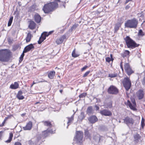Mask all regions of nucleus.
I'll return each mask as SVG.
<instances>
[{
  "instance_id": "4d7b16f0",
  "label": "nucleus",
  "mask_w": 145,
  "mask_h": 145,
  "mask_svg": "<svg viewBox=\"0 0 145 145\" xmlns=\"http://www.w3.org/2000/svg\"><path fill=\"white\" fill-rule=\"evenodd\" d=\"M62 91H62V90H60V92L61 93H62Z\"/></svg>"
},
{
  "instance_id": "cd10ccee",
  "label": "nucleus",
  "mask_w": 145,
  "mask_h": 145,
  "mask_svg": "<svg viewBox=\"0 0 145 145\" xmlns=\"http://www.w3.org/2000/svg\"><path fill=\"white\" fill-rule=\"evenodd\" d=\"M13 137V135L12 132H10L9 133V137L8 139L6 141V142L7 143L10 142L12 140V137Z\"/></svg>"
},
{
  "instance_id": "5fc2aeb1",
  "label": "nucleus",
  "mask_w": 145,
  "mask_h": 145,
  "mask_svg": "<svg viewBox=\"0 0 145 145\" xmlns=\"http://www.w3.org/2000/svg\"><path fill=\"white\" fill-rule=\"evenodd\" d=\"M8 118V117L5 118L4 120V122H5Z\"/></svg>"
},
{
  "instance_id": "ddd939ff",
  "label": "nucleus",
  "mask_w": 145,
  "mask_h": 145,
  "mask_svg": "<svg viewBox=\"0 0 145 145\" xmlns=\"http://www.w3.org/2000/svg\"><path fill=\"white\" fill-rule=\"evenodd\" d=\"M66 38L65 36L63 35L61 36L60 38L57 39L56 43L57 44H59L62 43L64 40Z\"/></svg>"
},
{
  "instance_id": "ea45409f",
  "label": "nucleus",
  "mask_w": 145,
  "mask_h": 145,
  "mask_svg": "<svg viewBox=\"0 0 145 145\" xmlns=\"http://www.w3.org/2000/svg\"><path fill=\"white\" fill-rule=\"evenodd\" d=\"M144 119L143 118H142L141 121V125L142 127L144 126Z\"/></svg>"
},
{
  "instance_id": "2eb2a0df",
  "label": "nucleus",
  "mask_w": 145,
  "mask_h": 145,
  "mask_svg": "<svg viewBox=\"0 0 145 145\" xmlns=\"http://www.w3.org/2000/svg\"><path fill=\"white\" fill-rule=\"evenodd\" d=\"M55 130L52 131V130L50 131L48 129L47 130L44 131L43 133V134L44 135V137H46L48 136L49 133H50L51 134L54 133H55Z\"/></svg>"
},
{
  "instance_id": "6e6d98bb",
  "label": "nucleus",
  "mask_w": 145,
  "mask_h": 145,
  "mask_svg": "<svg viewBox=\"0 0 145 145\" xmlns=\"http://www.w3.org/2000/svg\"><path fill=\"white\" fill-rule=\"evenodd\" d=\"M132 0H126V3H127L128 2H129V1H131Z\"/></svg>"
},
{
  "instance_id": "72a5a7b5",
  "label": "nucleus",
  "mask_w": 145,
  "mask_h": 145,
  "mask_svg": "<svg viewBox=\"0 0 145 145\" xmlns=\"http://www.w3.org/2000/svg\"><path fill=\"white\" fill-rule=\"evenodd\" d=\"M134 138L135 140L136 141L140 139V136L139 135L136 134L134 136Z\"/></svg>"
},
{
  "instance_id": "7c9ffc66",
  "label": "nucleus",
  "mask_w": 145,
  "mask_h": 145,
  "mask_svg": "<svg viewBox=\"0 0 145 145\" xmlns=\"http://www.w3.org/2000/svg\"><path fill=\"white\" fill-rule=\"evenodd\" d=\"M72 57H78L79 55L76 54L75 52V49H74L72 54Z\"/></svg>"
},
{
  "instance_id": "f704fd0d",
  "label": "nucleus",
  "mask_w": 145,
  "mask_h": 145,
  "mask_svg": "<svg viewBox=\"0 0 145 145\" xmlns=\"http://www.w3.org/2000/svg\"><path fill=\"white\" fill-rule=\"evenodd\" d=\"M85 134L86 137H87L88 138H90V134L88 132V131H85Z\"/></svg>"
},
{
  "instance_id": "b1692460",
  "label": "nucleus",
  "mask_w": 145,
  "mask_h": 145,
  "mask_svg": "<svg viewBox=\"0 0 145 145\" xmlns=\"http://www.w3.org/2000/svg\"><path fill=\"white\" fill-rule=\"evenodd\" d=\"M32 37V35L30 33H28L27 34V37L26 38V42H29L30 41Z\"/></svg>"
},
{
  "instance_id": "de8ad7c7",
  "label": "nucleus",
  "mask_w": 145,
  "mask_h": 145,
  "mask_svg": "<svg viewBox=\"0 0 145 145\" xmlns=\"http://www.w3.org/2000/svg\"><path fill=\"white\" fill-rule=\"evenodd\" d=\"M14 145H21V144L20 142H17L15 143Z\"/></svg>"
},
{
  "instance_id": "423d86ee",
  "label": "nucleus",
  "mask_w": 145,
  "mask_h": 145,
  "mask_svg": "<svg viewBox=\"0 0 145 145\" xmlns=\"http://www.w3.org/2000/svg\"><path fill=\"white\" fill-rule=\"evenodd\" d=\"M123 120L124 123L128 126L129 125H132L134 123L133 119L129 117H125L123 119Z\"/></svg>"
},
{
  "instance_id": "8fccbe9b",
  "label": "nucleus",
  "mask_w": 145,
  "mask_h": 145,
  "mask_svg": "<svg viewBox=\"0 0 145 145\" xmlns=\"http://www.w3.org/2000/svg\"><path fill=\"white\" fill-rule=\"evenodd\" d=\"M5 122H4V121L0 125V127H2L4 125V124L5 123Z\"/></svg>"
},
{
  "instance_id": "20e7f679",
  "label": "nucleus",
  "mask_w": 145,
  "mask_h": 145,
  "mask_svg": "<svg viewBox=\"0 0 145 145\" xmlns=\"http://www.w3.org/2000/svg\"><path fill=\"white\" fill-rule=\"evenodd\" d=\"M123 84L127 90H128L130 89L131 86V83L129 78L127 77L124 78L123 81Z\"/></svg>"
},
{
  "instance_id": "c85d7f7f",
  "label": "nucleus",
  "mask_w": 145,
  "mask_h": 145,
  "mask_svg": "<svg viewBox=\"0 0 145 145\" xmlns=\"http://www.w3.org/2000/svg\"><path fill=\"white\" fill-rule=\"evenodd\" d=\"M44 123L45 126L48 127H50L52 126L50 122L49 121H45L44 122Z\"/></svg>"
},
{
  "instance_id": "412c9836",
  "label": "nucleus",
  "mask_w": 145,
  "mask_h": 145,
  "mask_svg": "<svg viewBox=\"0 0 145 145\" xmlns=\"http://www.w3.org/2000/svg\"><path fill=\"white\" fill-rule=\"evenodd\" d=\"M121 23L118 22L115 24L114 27V32H116L119 29L120 27L121 26Z\"/></svg>"
},
{
  "instance_id": "052dcab7",
  "label": "nucleus",
  "mask_w": 145,
  "mask_h": 145,
  "mask_svg": "<svg viewBox=\"0 0 145 145\" xmlns=\"http://www.w3.org/2000/svg\"><path fill=\"white\" fill-rule=\"evenodd\" d=\"M22 115H24V114H22Z\"/></svg>"
},
{
  "instance_id": "a19ab883",
  "label": "nucleus",
  "mask_w": 145,
  "mask_h": 145,
  "mask_svg": "<svg viewBox=\"0 0 145 145\" xmlns=\"http://www.w3.org/2000/svg\"><path fill=\"white\" fill-rule=\"evenodd\" d=\"M106 61L108 62H110L111 60V59L109 57H107L106 59Z\"/></svg>"
},
{
  "instance_id": "09e8293b",
  "label": "nucleus",
  "mask_w": 145,
  "mask_h": 145,
  "mask_svg": "<svg viewBox=\"0 0 145 145\" xmlns=\"http://www.w3.org/2000/svg\"><path fill=\"white\" fill-rule=\"evenodd\" d=\"M24 53H23V52L22 53V54L21 55L20 57L23 58V57H24Z\"/></svg>"
},
{
  "instance_id": "aec40b11",
  "label": "nucleus",
  "mask_w": 145,
  "mask_h": 145,
  "mask_svg": "<svg viewBox=\"0 0 145 145\" xmlns=\"http://www.w3.org/2000/svg\"><path fill=\"white\" fill-rule=\"evenodd\" d=\"M22 91H19L17 95L18 98L20 100L23 99L24 97L22 95Z\"/></svg>"
},
{
  "instance_id": "1a4fd4ad",
  "label": "nucleus",
  "mask_w": 145,
  "mask_h": 145,
  "mask_svg": "<svg viewBox=\"0 0 145 145\" xmlns=\"http://www.w3.org/2000/svg\"><path fill=\"white\" fill-rule=\"evenodd\" d=\"M132 104H131L129 100H128L127 103V105L130 108L133 110H135L136 109L135 108L136 104L134 99L132 100Z\"/></svg>"
},
{
  "instance_id": "c756f323",
  "label": "nucleus",
  "mask_w": 145,
  "mask_h": 145,
  "mask_svg": "<svg viewBox=\"0 0 145 145\" xmlns=\"http://www.w3.org/2000/svg\"><path fill=\"white\" fill-rule=\"evenodd\" d=\"M13 19V17L11 16L10 17L9 19V20L8 21V26H10L11 25V24L12 23V20Z\"/></svg>"
},
{
  "instance_id": "79ce46f5",
  "label": "nucleus",
  "mask_w": 145,
  "mask_h": 145,
  "mask_svg": "<svg viewBox=\"0 0 145 145\" xmlns=\"http://www.w3.org/2000/svg\"><path fill=\"white\" fill-rule=\"evenodd\" d=\"M88 67V66H85L83 67L81 69V70L82 71H84L85 69H86Z\"/></svg>"
},
{
  "instance_id": "864d4df0",
  "label": "nucleus",
  "mask_w": 145,
  "mask_h": 145,
  "mask_svg": "<svg viewBox=\"0 0 145 145\" xmlns=\"http://www.w3.org/2000/svg\"><path fill=\"white\" fill-rule=\"evenodd\" d=\"M95 107L97 110H98L99 109V106H95Z\"/></svg>"
},
{
  "instance_id": "3c124183",
  "label": "nucleus",
  "mask_w": 145,
  "mask_h": 145,
  "mask_svg": "<svg viewBox=\"0 0 145 145\" xmlns=\"http://www.w3.org/2000/svg\"><path fill=\"white\" fill-rule=\"evenodd\" d=\"M130 7L129 6L127 5L126 6L125 8L127 10L128 9L130 8Z\"/></svg>"
},
{
  "instance_id": "a878e982",
  "label": "nucleus",
  "mask_w": 145,
  "mask_h": 145,
  "mask_svg": "<svg viewBox=\"0 0 145 145\" xmlns=\"http://www.w3.org/2000/svg\"><path fill=\"white\" fill-rule=\"evenodd\" d=\"M53 31H50L48 33H47V32H44L42 34V35L43 36H45V38H46V37H48V36L49 35L51 34L53 32Z\"/></svg>"
},
{
  "instance_id": "37998d69",
  "label": "nucleus",
  "mask_w": 145,
  "mask_h": 145,
  "mask_svg": "<svg viewBox=\"0 0 145 145\" xmlns=\"http://www.w3.org/2000/svg\"><path fill=\"white\" fill-rule=\"evenodd\" d=\"M124 53L126 55H128L129 54V52L128 50H126L125 51Z\"/></svg>"
},
{
  "instance_id": "7ed1b4c3",
  "label": "nucleus",
  "mask_w": 145,
  "mask_h": 145,
  "mask_svg": "<svg viewBox=\"0 0 145 145\" xmlns=\"http://www.w3.org/2000/svg\"><path fill=\"white\" fill-rule=\"evenodd\" d=\"M125 40L128 48H133L138 46L139 45L129 36H127L126 38L125 39Z\"/></svg>"
},
{
  "instance_id": "39448f33",
  "label": "nucleus",
  "mask_w": 145,
  "mask_h": 145,
  "mask_svg": "<svg viewBox=\"0 0 145 145\" xmlns=\"http://www.w3.org/2000/svg\"><path fill=\"white\" fill-rule=\"evenodd\" d=\"M83 133L80 131H77L76 135L73 139L74 141L76 142H81L83 138Z\"/></svg>"
},
{
  "instance_id": "f8f14e48",
  "label": "nucleus",
  "mask_w": 145,
  "mask_h": 145,
  "mask_svg": "<svg viewBox=\"0 0 145 145\" xmlns=\"http://www.w3.org/2000/svg\"><path fill=\"white\" fill-rule=\"evenodd\" d=\"M32 127V122L29 121L27 123L26 126L23 127V129L25 130H30Z\"/></svg>"
},
{
  "instance_id": "bb28decb",
  "label": "nucleus",
  "mask_w": 145,
  "mask_h": 145,
  "mask_svg": "<svg viewBox=\"0 0 145 145\" xmlns=\"http://www.w3.org/2000/svg\"><path fill=\"white\" fill-rule=\"evenodd\" d=\"M46 39L45 36H43L42 35L38 41V43L39 44H41L43 40Z\"/></svg>"
},
{
  "instance_id": "bf43d9fd",
  "label": "nucleus",
  "mask_w": 145,
  "mask_h": 145,
  "mask_svg": "<svg viewBox=\"0 0 145 145\" xmlns=\"http://www.w3.org/2000/svg\"><path fill=\"white\" fill-rule=\"evenodd\" d=\"M110 56H111V57H112V54H110Z\"/></svg>"
},
{
  "instance_id": "6e6552de",
  "label": "nucleus",
  "mask_w": 145,
  "mask_h": 145,
  "mask_svg": "<svg viewBox=\"0 0 145 145\" xmlns=\"http://www.w3.org/2000/svg\"><path fill=\"white\" fill-rule=\"evenodd\" d=\"M124 68L126 72L128 75L131 74L133 72V71L128 63H125Z\"/></svg>"
},
{
  "instance_id": "dca6fc26",
  "label": "nucleus",
  "mask_w": 145,
  "mask_h": 145,
  "mask_svg": "<svg viewBox=\"0 0 145 145\" xmlns=\"http://www.w3.org/2000/svg\"><path fill=\"white\" fill-rule=\"evenodd\" d=\"M88 120L91 123H94L97 121V118L96 116H93L90 117Z\"/></svg>"
},
{
  "instance_id": "4c0bfd02",
  "label": "nucleus",
  "mask_w": 145,
  "mask_h": 145,
  "mask_svg": "<svg viewBox=\"0 0 145 145\" xmlns=\"http://www.w3.org/2000/svg\"><path fill=\"white\" fill-rule=\"evenodd\" d=\"M78 24H74L71 28V29L72 30L74 29H75L78 27Z\"/></svg>"
},
{
  "instance_id": "f03ea898",
  "label": "nucleus",
  "mask_w": 145,
  "mask_h": 145,
  "mask_svg": "<svg viewBox=\"0 0 145 145\" xmlns=\"http://www.w3.org/2000/svg\"><path fill=\"white\" fill-rule=\"evenodd\" d=\"M138 20L133 18L127 20L125 23V27L128 28H136L138 26Z\"/></svg>"
},
{
  "instance_id": "5701e85b",
  "label": "nucleus",
  "mask_w": 145,
  "mask_h": 145,
  "mask_svg": "<svg viewBox=\"0 0 145 145\" xmlns=\"http://www.w3.org/2000/svg\"><path fill=\"white\" fill-rule=\"evenodd\" d=\"M87 113L88 114H93V109L92 106L88 107L87 110Z\"/></svg>"
},
{
  "instance_id": "c9c22d12",
  "label": "nucleus",
  "mask_w": 145,
  "mask_h": 145,
  "mask_svg": "<svg viewBox=\"0 0 145 145\" xmlns=\"http://www.w3.org/2000/svg\"><path fill=\"white\" fill-rule=\"evenodd\" d=\"M117 76V74H109V77L111 78H113L116 77Z\"/></svg>"
},
{
  "instance_id": "58836bf2",
  "label": "nucleus",
  "mask_w": 145,
  "mask_h": 145,
  "mask_svg": "<svg viewBox=\"0 0 145 145\" xmlns=\"http://www.w3.org/2000/svg\"><path fill=\"white\" fill-rule=\"evenodd\" d=\"M90 71H88L86 72L85 74H84L83 77H86L90 73Z\"/></svg>"
},
{
  "instance_id": "4468645a",
  "label": "nucleus",
  "mask_w": 145,
  "mask_h": 145,
  "mask_svg": "<svg viewBox=\"0 0 145 145\" xmlns=\"http://www.w3.org/2000/svg\"><path fill=\"white\" fill-rule=\"evenodd\" d=\"M137 95L139 99H142L144 96L143 91L142 90H139L137 93Z\"/></svg>"
},
{
  "instance_id": "603ef678",
  "label": "nucleus",
  "mask_w": 145,
  "mask_h": 145,
  "mask_svg": "<svg viewBox=\"0 0 145 145\" xmlns=\"http://www.w3.org/2000/svg\"><path fill=\"white\" fill-rule=\"evenodd\" d=\"M20 58L19 62H21L22 61L23 58L20 57Z\"/></svg>"
},
{
  "instance_id": "a211bd4d",
  "label": "nucleus",
  "mask_w": 145,
  "mask_h": 145,
  "mask_svg": "<svg viewBox=\"0 0 145 145\" xmlns=\"http://www.w3.org/2000/svg\"><path fill=\"white\" fill-rule=\"evenodd\" d=\"M73 120V117L72 116L71 118H67L64 120V121L68 125L67 127V128H68V126L70 125V123H71Z\"/></svg>"
},
{
  "instance_id": "4be33fe9",
  "label": "nucleus",
  "mask_w": 145,
  "mask_h": 145,
  "mask_svg": "<svg viewBox=\"0 0 145 145\" xmlns=\"http://www.w3.org/2000/svg\"><path fill=\"white\" fill-rule=\"evenodd\" d=\"M35 23L34 22L31 21L30 22V24L29 25V27L31 29H35Z\"/></svg>"
},
{
  "instance_id": "393cba45",
  "label": "nucleus",
  "mask_w": 145,
  "mask_h": 145,
  "mask_svg": "<svg viewBox=\"0 0 145 145\" xmlns=\"http://www.w3.org/2000/svg\"><path fill=\"white\" fill-rule=\"evenodd\" d=\"M55 72L54 71H51L48 74V77L50 79H52L55 75Z\"/></svg>"
},
{
  "instance_id": "49530a36",
  "label": "nucleus",
  "mask_w": 145,
  "mask_h": 145,
  "mask_svg": "<svg viewBox=\"0 0 145 145\" xmlns=\"http://www.w3.org/2000/svg\"><path fill=\"white\" fill-rule=\"evenodd\" d=\"M122 62H121V63H120V67H121V68L122 71H123V66H122Z\"/></svg>"
},
{
  "instance_id": "2f4dec72",
  "label": "nucleus",
  "mask_w": 145,
  "mask_h": 145,
  "mask_svg": "<svg viewBox=\"0 0 145 145\" xmlns=\"http://www.w3.org/2000/svg\"><path fill=\"white\" fill-rule=\"evenodd\" d=\"M144 35V34L142 29H140L138 33V35L139 36H143Z\"/></svg>"
},
{
  "instance_id": "0eeeda50",
  "label": "nucleus",
  "mask_w": 145,
  "mask_h": 145,
  "mask_svg": "<svg viewBox=\"0 0 145 145\" xmlns=\"http://www.w3.org/2000/svg\"><path fill=\"white\" fill-rule=\"evenodd\" d=\"M108 93L110 94H115L118 93V90L115 86H111L108 90Z\"/></svg>"
},
{
  "instance_id": "e433bc0d",
  "label": "nucleus",
  "mask_w": 145,
  "mask_h": 145,
  "mask_svg": "<svg viewBox=\"0 0 145 145\" xmlns=\"http://www.w3.org/2000/svg\"><path fill=\"white\" fill-rule=\"evenodd\" d=\"M86 93H83L79 95V97L80 98H82L86 96Z\"/></svg>"
},
{
  "instance_id": "f257e3e1",
  "label": "nucleus",
  "mask_w": 145,
  "mask_h": 145,
  "mask_svg": "<svg viewBox=\"0 0 145 145\" xmlns=\"http://www.w3.org/2000/svg\"><path fill=\"white\" fill-rule=\"evenodd\" d=\"M11 55L9 50L5 49L0 50V61L3 62L8 61Z\"/></svg>"
},
{
  "instance_id": "9d476101",
  "label": "nucleus",
  "mask_w": 145,
  "mask_h": 145,
  "mask_svg": "<svg viewBox=\"0 0 145 145\" xmlns=\"http://www.w3.org/2000/svg\"><path fill=\"white\" fill-rule=\"evenodd\" d=\"M100 113L102 115L106 116H110L112 115V113L110 111L106 109H104L101 111Z\"/></svg>"
},
{
  "instance_id": "6ab92c4d",
  "label": "nucleus",
  "mask_w": 145,
  "mask_h": 145,
  "mask_svg": "<svg viewBox=\"0 0 145 145\" xmlns=\"http://www.w3.org/2000/svg\"><path fill=\"white\" fill-rule=\"evenodd\" d=\"M19 85L16 82H15L14 84H11L10 88L12 89H16L18 88Z\"/></svg>"
},
{
  "instance_id": "473e14b6",
  "label": "nucleus",
  "mask_w": 145,
  "mask_h": 145,
  "mask_svg": "<svg viewBox=\"0 0 145 145\" xmlns=\"http://www.w3.org/2000/svg\"><path fill=\"white\" fill-rule=\"evenodd\" d=\"M85 117L84 113L83 112H82L80 115L79 116V118L81 120L83 119Z\"/></svg>"
},
{
  "instance_id": "9b49d317",
  "label": "nucleus",
  "mask_w": 145,
  "mask_h": 145,
  "mask_svg": "<svg viewBox=\"0 0 145 145\" xmlns=\"http://www.w3.org/2000/svg\"><path fill=\"white\" fill-rule=\"evenodd\" d=\"M34 48V46L32 44H31L25 47L23 51V53L27 52Z\"/></svg>"
},
{
  "instance_id": "f3484780",
  "label": "nucleus",
  "mask_w": 145,
  "mask_h": 145,
  "mask_svg": "<svg viewBox=\"0 0 145 145\" xmlns=\"http://www.w3.org/2000/svg\"><path fill=\"white\" fill-rule=\"evenodd\" d=\"M34 17L35 21L37 23H39L40 22L41 17L39 14L37 13L36 14L34 15Z\"/></svg>"
},
{
  "instance_id": "c03bdc74",
  "label": "nucleus",
  "mask_w": 145,
  "mask_h": 145,
  "mask_svg": "<svg viewBox=\"0 0 145 145\" xmlns=\"http://www.w3.org/2000/svg\"><path fill=\"white\" fill-rule=\"evenodd\" d=\"M143 85L145 87V78H144L142 81Z\"/></svg>"
},
{
  "instance_id": "a18cd8bd",
  "label": "nucleus",
  "mask_w": 145,
  "mask_h": 145,
  "mask_svg": "<svg viewBox=\"0 0 145 145\" xmlns=\"http://www.w3.org/2000/svg\"><path fill=\"white\" fill-rule=\"evenodd\" d=\"M3 133V131H0V139H1L2 135V134Z\"/></svg>"
},
{
  "instance_id": "13d9d810",
  "label": "nucleus",
  "mask_w": 145,
  "mask_h": 145,
  "mask_svg": "<svg viewBox=\"0 0 145 145\" xmlns=\"http://www.w3.org/2000/svg\"><path fill=\"white\" fill-rule=\"evenodd\" d=\"M36 84V83H35V82H34H34H33V84Z\"/></svg>"
}]
</instances>
